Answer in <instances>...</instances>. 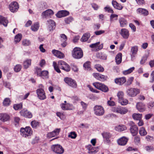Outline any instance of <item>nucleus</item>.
<instances>
[{"label": "nucleus", "instance_id": "1", "mask_svg": "<svg viewBox=\"0 0 154 154\" xmlns=\"http://www.w3.org/2000/svg\"><path fill=\"white\" fill-rule=\"evenodd\" d=\"M53 66L54 69L58 73L60 72V69L59 67L61 69L66 71L69 72L70 70V67L65 62L60 60L58 62V66L57 63L54 61L53 62Z\"/></svg>", "mask_w": 154, "mask_h": 154}, {"label": "nucleus", "instance_id": "2", "mask_svg": "<svg viewBox=\"0 0 154 154\" xmlns=\"http://www.w3.org/2000/svg\"><path fill=\"white\" fill-rule=\"evenodd\" d=\"M20 133L23 137L29 138L32 134L33 131L30 127L26 126L25 128H21Z\"/></svg>", "mask_w": 154, "mask_h": 154}, {"label": "nucleus", "instance_id": "3", "mask_svg": "<svg viewBox=\"0 0 154 154\" xmlns=\"http://www.w3.org/2000/svg\"><path fill=\"white\" fill-rule=\"evenodd\" d=\"M129 130L133 136H136L138 134V128L135 123L133 121H130L129 123Z\"/></svg>", "mask_w": 154, "mask_h": 154}, {"label": "nucleus", "instance_id": "4", "mask_svg": "<svg viewBox=\"0 0 154 154\" xmlns=\"http://www.w3.org/2000/svg\"><path fill=\"white\" fill-rule=\"evenodd\" d=\"M72 57L75 58L79 59L83 56V53L81 49L79 48H75L72 52Z\"/></svg>", "mask_w": 154, "mask_h": 154}, {"label": "nucleus", "instance_id": "5", "mask_svg": "<svg viewBox=\"0 0 154 154\" xmlns=\"http://www.w3.org/2000/svg\"><path fill=\"white\" fill-rule=\"evenodd\" d=\"M112 111L124 115L126 113L128 112V109L125 107L121 106L113 107L111 109Z\"/></svg>", "mask_w": 154, "mask_h": 154}, {"label": "nucleus", "instance_id": "6", "mask_svg": "<svg viewBox=\"0 0 154 154\" xmlns=\"http://www.w3.org/2000/svg\"><path fill=\"white\" fill-rule=\"evenodd\" d=\"M52 151L57 154H62L64 152V149L60 144H56L52 145L51 146Z\"/></svg>", "mask_w": 154, "mask_h": 154}, {"label": "nucleus", "instance_id": "7", "mask_svg": "<svg viewBox=\"0 0 154 154\" xmlns=\"http://www.w3.org/2000/svg\"><path fill=\"white\" fill-rule=\"evenodd\" d=\"M94 114L98 116H101L103 115L104 113V110L102 106L97 105L94 107Z\"/></svg>", "mask_w": 154, "mask_h": 154}, {"label": "nucleus", "instance_id": "8", "mask_svg": "<svg viewBox=\"0 0 154 154\" xmlns=\"http://www.w3.org/2000/svg\"><path fill=\"white\" fill-rule=\"evenodd\" d=\"M37 97L41 100H44L46 99V96L45 91L42 88L37 89L36 91Z\"/></svg>", "mask_w": 154, "mask_h": 154}, {"label": "nucleus", "instance_id": "9", "mask_svg": "<svg viewBox=\"0 0 154 154\" xmlns=\"http://www.w3.org/2000/svg\"><path fill=\"white\" fill-rule=\"evenodd\" d=\"M128 94L131 97L136 96L140 92V90L136 88H130L127 91Z\"/></svg>", "mask_w": 154, "mask_h": 154}, {"label": "nucleus", "instance_id": "10", "mask_svg": "<svg viewBox=\"0 0 154 154\" xmlns=\"http://www.w3.org/2000/svg\"><path fill=\"white\" fill-rule=\"evenodd\" d=\"M21 116L30 119L32 117V114L27 109H23L20 112Z\"/></svg>", "mask_w": 154, "mask_h": 154}, {"label": "nucleus", "instance_id": "11", "mask_svg": "<svg viewBox=\"0 0 154 154\" xmlns=\"http://www.w3.org/2000/svg\"><path fill=\"white\" fill-rule=\"evenodd\" d=\"M60 106L62 109L64 110H72L74 109L73 105L69 103H61Z\"/></svg>", "mask_w": 154, "mask_h": 154}, {"label": "nucleus", "instance_id": "12", "mask_svg": "<svg viewBox=\"0 0 154 154\" xmlns=\"http://www.w3.org/2000/svg\"><path fill=\"white\" fill-rule=\"evenodd\" d=\"M65 82L70 86H77L75 81L70 78L66 77L64 79Z\"/></svg>", "mask_w": 154, "mask_h": 154}, {"label": "nucleus", "instance_id": "13", "mask_svg": "<svg viewBox=\"0 0 154 154\" xmlns=\"http://www.w3.org/2000/svg\"><path fill=\"white\" fill-rule=\"evenodd\" d=\"M136 107L137 110L140 112H144L146 110L145 105L142 102H137L136 104Z\"/></svg>", "mask_w": 154, "mask_h": 154}, {"label": "nucleus", "instance_id": "14", "mask_svg": "<svg viewBox=\"0 0 154 154\" xmlns=\"http://www.w3.org/2000/svg\"><path fill=\"white\" fill-rule=\"evenodd\" d=\"M89 47L92 48H94L95 51H98L101 49L103 47V45H100V42H98L89 45Z\"/></svg>", "mask_w": 154, "mask_h": 154}, {"label": "nucleus", "instance_id": "15", "mask_svg": "<svg viewBox=\"0 0 154 154\" xmlns=\"http://www.w3.org/2000/svg\"><path fill=\"white\" fill-rule=\"evenodd\" d=\"M120 33L122 37L125 39H128L129 35L128 30L125 28L121 29L120 30Z\"/></svg>", "mask_w": 154, "mask_h": 154}, {"label": "nucleus", "instance_id": "16", "mask_svg": "<svg viewBox=\"0 0 154 154\" xmlns=\"http://www.w3.org/2000/svg\"><path fill=\"white\" fill-rule=\"evenodd\" d=\"M128 139L125 137H122L118 140L117 142L118 144L120 146H125L127 143Z\"/></svg>", "mask_w": 154, "mask_h": 154}, {"label": "nucleus", "instance_id": "17", "mask_svg": "<svg viewBox=\"0 0 154 154\" xmlns=\"http://www.w3.org/2000/svg\"><path fill=\"white\" fill-rule=\"evenodd\" d=\"M19 8L17 3L16 2H14L9 5V8L10 11L14 12L17 11Z\"/></svg>", "mask_w": 154, "mask_h": 154}, {"label": "nucleus", "instance_id": "18", "mask_svg": "<svg viewBox=\"0 0 154 154\" xmlns=\"http://www.w3.org/2000/svg\"><path fill=\"white\" fill-rule=\"evenodd\" d=\"M60 130V129H56L52 132L49 133L47 134V137L48 138H50L57 136L59 134Z\"/></svg>", "mask_w": 154, "mask_h": 154}, {"label": "nucleus", "instance_id": "19", "mask_svg": "<svg viewBox=\"0 0 154 154\" xmlns=\"http://www.w3.org/2000/svg\"><path fill=\"white\" fill-rule=\"evenodd\" d=\"M103 138L105 139L106 142L108 144H110L111 143V140L110 138L112 136L111 134L109 132H104L102 134Z\"/></svg>", "mask_w": 154, "mask_h": 154}, {"label": "nucleus", "instance_id": "20", "mask_svg": "<svg viewBox=\"0 0 154 154\" xmlns=\"http://www.w3.org/2000/svg\"><path fill=\"white\" fill-rule=\"evenodd\" d=\"M93 75L96 79L101 81L106 80L107 78L106 76L101 75L98 73H94Z\"/></svg>", "mask_w": 154, "mask_h": 154}, {"label": "nucleus", "instance_id": "21", "mask_svg": "<svg viewBox=\"0 0 154 154\" xmlns=\"http://www.w3.org/2000/svg\"><path fill=\"white\" fill-rule=\"evenodd\" d=\"M69 12L66 10H61L59 11L56 14V16L58 18H61L68 15Z\"/></svg>", "mask_w": 154, "mask_h": 154}, {"label": "nucleus", "instance_id": "22", "mask_svg": "<svg viewBox=\"0 0 154 154\" xmlns=\"http://www.w3.org/2000/svg\"><path fill=\"white\" fill-rule=\"evenodd\" d=\"M52 52L54 55L59 58H62L64 57V54L59 51L54 49L52 51Z\"/></svg>", "mask_w": 154, "mask_h": 154}, {"label": "nucleus", "instance_id": "23", "mask_svg": "<svg viewBox=\"0 0 154 154\" xmlns=\"http://www.w3.org/2000/svg\"><path fill=\"white\" fill-rule=\"evenodd\" d=\"M48 26V29L51 31L54 29L55 27V23L52 20H47Z\"/></svg>", "mask_w": 154, "mask_h": 154}, {"label": "nucleus", "instance_id": "24", "mask_svg": "<svg viewBox=\"0 0 154 154\" xmlns=\"http://www.w3.org/2000/svg\"><path fill=\"white\" fill-rule=\"evenodd\" d=\"M115 81L116 84L121 85L126 82V79L125 77L117 78L115 79Z\"/></svg>", "mask_w": 154, "mask_h": 154}, {"label": "nucleus", "instance_id": "25", "mask_svg": "<svg viewBox=\"0 0 154 154\" xmlns=\"http://www.w3.org/2000/svg\"><path fill=\"white\" fill-rule=\"evenodd\" d=\"M10 116L6 113L0 114V120L3 122L8 121L10 119Z\"/></svg>", "mask_w": 154, "mask_h": 154}, {"label": "nucleus", "instance_id": "26", "mask_svg": "<svg viewBox=\"0 0 154 154\" xmlns=\"http://www.w3.org/2000/svg\"><path fill=\"white\" fill-rule=\"evenodd\" d=\"M115 129L119 132H122L127 129L126 125H117L115 128Z\"/></svg>", "mask_w": 154, "mask_h": 154}, {"label": "nucleus", "instance_id": "27", "mask_svg": "<svg viewBox=\"0 0 154 154\" xmlns=\"http://www.w3.org/2000/svg\"><path fill=\"white\" fill-rule=\"evenodd\" d=\"M54 14L53 11L51 9H48L44 12L42 13V15L44 18H46L48 16L52 15Z\"/></svg>", "mask_w": 154, "mask_h": 154}, {"label": "nucleus", "instance_id": "28", "mask_svg": "<svg viewBox=\"0 0 154 154\" xmlns=\"http://www.w3.org/2000/svg\"><path fill=\"white\" fill-rule=\"evenodd\" d=\"M112 4L114 8L116 9L121 10L123 8V6L115 1H112Z\"/></svg>", "mask_w": 154, "mask_h": 154}, {"label": "nucleus", "instance_id": "29", "mask_svg": "<svg viewBox=\"0 0 154 154\" xmlns=\"http://www.w3.org/2000/svg\"><path fill=\"white\" fill-rule=\"evenodd\" d=\"M8 21L7 18L2 16L0 17V24H2L5 26H7Z\"/></svg>", "mask_w": 154, "mask_h": 154}, {"label": "nucleus", "instance_id": "30", "mask_svg": "<svg viewBox=\"0 0 154 154\" xmlns=\"http://www.w3.org/2000/svg\"><path fill=\"white\" fill-rule=\"evenodd\" d=\"M132 117L134 120L138 121L142 119V114L139 113H134L132 115Z\"/></svg>", "mask_w": 154, "mask_h": 154}, {"label": "nucleus", "instance_id": "31", "mask_svg": "<svg viewBox=\"0 0 154 154\" xmlns=\"http://www.w3.org/2000/svg\"><path fill=\"white\" fill-rule=\"evenodd\" d=\"M137 11L139 14L144 16H146L148 14V11L145 9L139 8L137 9Z\"/></svg>", "mask_w": 154, "mask_h": 154}, {"label": "nucleus", "instance_id": "32", "mask_svg": "<svg viewBox=\"0 0 154 154\" xmlns=\"http://www.w3.org/2000/svg\"><path fill=\"white\" fill-rule=\"evenodd\" d=\"M139 131V134L141 136H145L147 134V132L144 127L140 128Z\"/></svg>", "mask_w": 154, "mask_h": 154}, {"label": "nucleus", "instance_id": "33", "mask_svg": "<svg viewBox=\"0 0 154 154\" xmlns=\"http://www.w3.org/2000/svg\"><path fill=\"white\" fill-rule=\"evenodd\" d=\"M40 124V122L36 120L32 121L31 122V125L32 127L34 128H36L38 127Z\"/></svg>", "mask_w": 154, "mask_h": 154}, {"label": "nucleus", "instance_id": "34", "mask_svg": "<svg viewBox=\"0 0 154 154\" xmlns=\"http://www.w3.org/2000/svg\"><path fill=\"white\" fill-rule=\"evenodd\" d=\"M119 22L120 24V26L121 27H124L126 26L128 22L124 18H121L119 19Z\"/></svg>", "mask_w": 154, "mask_h": 154}, {"label": "nucleus", "instance_id": "35", "mask_svg": "<svg viewBox=\"0 0 154 154\" xmlns=\"http://www.w3.org/2000/svg\"><path fill=\"white\" fill-rule=\"evenodd\" d=\"M31 59H27L24 61L23 66L24 68L27 69L31 65Z\"/></svg>", "mask_w": 154, "mask_h": 154}, {"label": "nucleus", "instance_id": "36", "mask_svg": "<svg viewBox=\"0 0 154 154\" xmlns=\"http://www.w3.org/2000/svg\"><path fill=\"white\" fill-rule=\"evenodd\" d=\"M122 54L121 53L118 54L116 56L115 60L117 64H120L122 61Z\"/></svg>", "mask_w": 154, "mask_h": 154}, {"label": "nucleus", "instance_id": "37", "mask_svg": "<svg viewBox=\"0 0 154 154\" xmlns=\"http://www.w3.org/2000/svg\"><path fill=\"white\" fill-rule=\"evenodd\" d=\"M90 35L89 33H86L83 35L81 40L82 42H85L87 41L88 39L90 38Z\"/></svg>", "mask_w": 154, "mask_h": 154}, {"label": "nucleus", "instance_id": "38", "mask_svg": "<svg viewBox=\"0 0 154 154\" xmlns=\"http://www.w3.org/2000/svg\"><path fill=\"white\" fill-rule=\"evenodd\" d=\"M13 107L15 110L20 109L23 108V103H20L19 104H14L13 106Z\"/></svg>", "mask_w": 154, "mask_h": 154}, {"label": "nucleus", "instance_id": "39", "mask_svg": "<svg viewBox=\"0 0 154 154\" xmlns=\"http://www.w3.org/2000/svg\"><path fill=\"white\" fill-rule=\"evenodd\" d=\"M138 50V47L137 46H134L132 47L131 49V52L132 54V56L134 57L137 54Z\"/></svg>", "mask_w": 154, "mask_h": 154}, {"label": "nucleus", "instance_id": "40", "mask_svg": "<svg viewBox=\"0 0 154 154\" xmlns=\"http://www.w3.org/2000/svg\"><path fill=\"white\" fill-rule=\"evenodd\" d=\"M43 79H47L48 78V72L46 70H43L41 72V75Z\"/></svg>", "mask_w": 154, "mask_h": 154}, {"label": "nucleus", "instance_id": "41", "mask_svg": "<svg viewBox=\"0 0 154 154\" xmlns=\"http://www.w3.org/2000/svg\"><path fill=\"white\" fill-rule=\"evenodd\" d=\"M39 27V24L38 23L36 22L31 26V29L32 31H36L38 29Z\"/></svg>", "mask_w": 154, "mask_h": 154}, {"label": "nucleus", "instance_id": "42", "mask_svg": "<svg viewBox=\"0 0 154 154\" xmlns=\"http://www.w3.org/2000/svg\"><path fill=\"white\" fill-rule=\"evenodd\" d=\"M134 67L128 69L124 70L122 72V73L125 75H127L131 73L134 69Z\"/></svg>", "mask_w": 154, "mask_h": 154}, {"label": "nucleus", "instance_id": "43", "mask_svg": "<svg viewBox=\"0 0 154 154\" xmlns=\"http://www.w3.org/2000/svg\"><path fill=\"white\" fill-rule=\"evenodd\" d=\"M119 102L122 105H126L128 103V100L124 99V97L119 101Z\"/></svg>", "mask_w": 154, "mask_h": 154}, {"label": "nucleus", "instance_id": "44", "mask_svg": "<svg viewBox=\"0 0 154 154\" xmlns=\"http://www.w3.org/2000/svg\"><path fill=\"white\" fill-rule=\"evenodd\" d=\"M77 136V134L75 131H72L69 133L68 135V137L72 139H75Z\"/></svg>", "mask_w": 154, "mask_h": 154}, {"label": "nucleus", "instance_id": "45", "mask_svg": "<svg viewBox=\"0 0 154 154\" xmlns=\"http://www.w3.org/2000/svg\"><path fill=\"white\" fill-rule=\"evenodd\" d=\"M10 102L11 100L9 98H6L3 102V105L5 106H8L10 105Z\"/></svg>", "mask_w": 154, "mask_h": 154}, {"label": "nucleus", "instance_id": "46", "mask_svg": "<svg viewBox=\"0 0 154 154\" xmlns=\"http://www.w3.org/2000/svg\"><path fill=\"white\" fill-rule=\"evenodd\" d=\"M124 93L122 91H119L118 92L117 96L118 98V101L122 99L124 97Z\"/></svg>", "mask_w": 154, "mask_h": 154}, {"label": "nucleus", "instance_id": "47", "mask_svg": "<svg viewBox=\"0 0 154 154\" xmlns=\"http://www.w3.org/2000/svg\"><path fill=\"white\" fill-rule=\"evenodd\" d=\"M140 138L139 136H136L134 138V142L137 144L140 143Z\"/></svg>", "mask_w": 154, "mask_h": 154}, {"label": "nucleus", "instance_id": "48", "mask_svg": "<svg viewBox=\"0 0 154 154\" xmlns=\"http://www.w3.org/2000/svg\"><path fill=\"white\" fill-rule=\"evenodd\" d=\"M22 35L21 34H19L17 35L15 37L14 41L16 42H19L21 39Z\"/></svg>", "mask_w": 154, "mask_h": 154}, {"label": "nucleus", "instance_id": "49", "mask_svg": "<svg viewBox=\"0 0 154 154\" xmlns=\"http://www.w3.org/2000/svg\"><path fill=\"white\" fill-rule=\"evenodd\" d=\"M95 68L99 72H103L104 69L103 67L99 64H97L95 66Z\"/></svg>", "mask_w": 154, "mask_h": 154}, {"label": "nucleus", "instance_id": "50", "mask_svg": "<svg viewBox=\"0 0 154 154\" xmlns=\"http://www.w3.org/2000/svg\"><path fill=\"white\" fill-rule=\"evenodd\" d=\"M21 68L22 66L21 65L17 64L14 67V69L15 72H18L21 70Z\"/></svg>", "mask_w": 154, "mask_h": 154}, {"label": "nucleus", "instance_id": "51", "mask_svg": "<svg viewBox=\"0 0 154 154\" xmlns=\"http://www.w3.org/2000/svg\"><path fill=\"white\" fill-rule=\"evenodd\" d=\"M91 62L89 61H87L83 65L84 67L87 69H90Z\"/></svg>", "mask_w": 154, "mask_h": 154}, {"label": "nucleus", "instance_id": "52", "mask_svg": "<svg viewBox=\"0 0 154 154\" xmlns=\"http://www.w3.org/2000/svg\"><path fill=\"white\" fill-rule=\"evenodd\" d=\"M31 44V42L28 40L24 39L22 42V44L24 46H28L29 45Z\"/></svg>", "mask_w": 154, "mask_h": 154}, {"label": "nucleus", "instance_id": "53", "mask_svg": "<svg viewBox=\"0 0 154 154\" xmlns=\"http://www.w3.org/2000/svg\"><path fill=\"white\" fill-rule=\"evenodd\" d=\"M93 85L95 87H106L104 84L98 82L94 83Z\"/></svg>", "mask_w": 154, "mask_h": 154}, {"label": "nucleus", "instance_id": "54", "mask_svg": "<svg viewBox=\"0 0 154 154\" xmlns=\"http://www.w3.org/2000/svg\"><path fill=\"white\" fill-rule=\"evenodd\" d=\"M145 139L148 142H151L154 140V137L149 135L146 136L145 137Z\"/></svg>", "mask_w": 154, "mask_h": 154}, {"label": "nucleus", "instance_id": "55", "mask_svg": "<svg viewBox=\"0 0 154 154\" xmlns=\"http://www.w3.org/2000/svg\"><path fill=\"white\" fill-rule=\"evenodd\" d=\"M147 107L149 109H152L154 106V101H151L147 104Z\"/></svg>", "mask_w": 154, "mask_h": 154}, {"label": "nucleus", "instance_id": "56", "mask_svg": "<svg viewBox=\"0 0 154 154\" xmlns=\"http://www.w3.org/2000/svg\"><path fill=\"white\" fill-rule=\"evenodd\" d=\"M73 20V18L72 17H69L66 18L65 19V22L67 24H69Z\"/></svg>", "mask_w": 154, "mask_h": 154}, {"label": "nucleus", "instance_id": "57", "mask_svg": "<svg viewBox=\"0 0 154 154\" xmlns=\"http://www.w3.org/2000/svg\"><path fill=\"white\" fill-rule=\"evenodd\" d=\"M97 89L100 90L102 91L106 92L108 91V87H95Z\"/></svg>", "mask_w": 154, "mask_h": 154}, {"label": "nucleus", "instance_id": "58", "mask_svg": "<svg viewBox=\"0 0 154 154\" xmlns=\"http://www.w3.org/2000/svg\"><path fill=\"white\" fill-rule=\"evenodd\" d=\"M61 40L62 41H66L67 40V36L64 34L60 35Z\"/></svg>", "mask_w": 154, "mask_h": 154}, {"label": "nucleus", "instance_id": "59", "mask_svg": "<svg viewBox=\"0 0 154 154\" xmlns=\"http://www.w3.org/2000/svg\"><path fill=\"white\" fill-rule=\"evenodd\" d=\"M107 104L108 105L110 106H114L116 104L115 102L113 101H111L110 100H108L107 101Z\"/></svg>", "mask_w": 154, "mask_h": 154}, {"label": "nucleus", "instance_id": "60", "mask_svg": "<svg viewBox=\"0 0 154 154\" xmlns=\"http://www.w3.org/2000/svg\"><path fill=\"white\" fill-rule=\"evenodd\" d=\"M134 79L133 77H131L129 78L127 82V85H129L132 83V82L133 81Z\"/></svg>", "mask_w": 154, "mask_h": 154}, {"label": "nucleus", "instance_id": "61", "mask_svg": "<svg viewBox=\"0 0 154 154\" xmlns=\"http://www.w3.org/2000/svg\"><path fill=\"white\" fill-rule=\"evenodd\" d=\"M145 149L148 151H150L154 149V147L151 146H146L145 147Z\"/></svg>", "mask_w": 154, "mask_h": 154}, {"label": "nucleus", "instance_id": "62", "mask_svg": "<svg viewBox=\"0 0 154 154\" xmlns=\"http://www.w3.org/2000/svg\"><path fill=\"white\" fill-rule=\"evenodd\" d=\"M104 9L106 11L109 13H113L114 12L113 10L110 7H106L104 8Z\"/></svg>", "mask_w": 154, "mask_h": 154}, {"label": "nucleus", "instance_id": "63", "mask_svg": "<svg viewBox=\"0 0 154 154\" xmlns=\"http://www.w3.org/2000/svg\"><path fill=\"white\" fill-rule=\"evenodd\" d=\"M139 122L137 123V125L138 126H142L144 125V122L142 119L138 120Z\"/></svg>", "mask_w": 154, "mask_h": 154}, {"label": "nucleus", "instance_id": "64", "mask_svg": "<svg viewBox=\"0 0 154 154\" xmlns=\"http://www.w3.org/2000/svg\"><path fill=\"white\" fill-rule=\"evenodd\" d=\"M72 69L75 72H77L78 71V69L77 66L74 64L72 65Z\"/></svg>", "mask_w": 154, "mask_h": 154}]
</instances>
